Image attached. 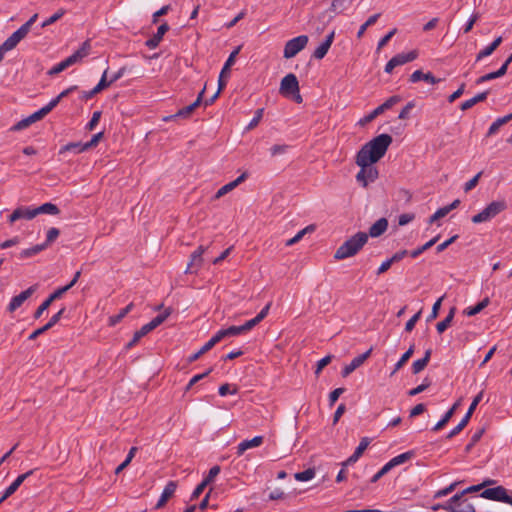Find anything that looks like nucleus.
<instances>
[{
  "label": "nucleus",
  "instance_id": "obj_1",
  "mask_svg": "<svg viewBox=\"0 0 512 512\" xmlns=\"http://www.w3.org/2000/svg\"><path fill=\"white\" fill-rule=\"evenodd\" d=\"M392 141L391 135L380 134L363 145L357 152L355 163L361 169L356 175V180L363 187H367L370 182H374L378 178V170L372 165L386 154Z\"/></svg>",
  "mask_w": 512,
  "mask_h": 512
},
{
  "label": "nucleus",
  "instance_id": "obj_2",
  "mask_svg": "<svg viewBox=\"0 0 512 512\" xmlns=\"http://www.w3.org/2000/svg\"><path fill=\"white\" fill-rule=\"evenodd\" d=\"M368 241V234L358 232L347 239L335 252L336 260H343L356 255Z\"/></svg>",
  "mask_w": 512,
  "mask_h": 512
},
{
  "label": "nucleus",
  "instance_id": "obj_3",
  "mask_svg": "<svg viewBox=\"0 0 512 512\" xmlns=\"http://www.w3.org/2000/svg\"><path fill=\"white\" fill-rule=\"evenodd\" d=\"M256 326V317L251 318L250 320L246 321L243 325L238 326H230L225 329H221L217 331L212 337L219 343L225 338L238 336L241 334L246 333L247 331H250Z\"/></svg>",
  "mask_w": 512,
  "mask_h": 512
},
{
  "label": "nucleus",
  "instance_id": "obj_4",
  "mask_svg": "<svg viewBox=\"0 0 512 512\" xmlns=\"http://www.w3.org/2000/svg\"><path fill=\"white\" fill-rule=\"evenodd\" d=\"M506 207L507 206L505 201H493L488 204L481 212L474 215L471 220L474 224L487 222L504 211Z\"/></svg>",
  "mask_w": 512,
  "mask_h": 512
},
{
  "label": "nucleus",
  "instance_id": "obj_5",
  "mask_svg": "<svg viewBox=\"0 0 512 512\" xmlns=\"http://www.w3.org/2000/svg\"><path fill=\"white\" fill-rule=\"evenodd\" d=\"M448 512H476L475 507L467 499H463V493H457L447 501L445 506Z\"/></svg>",
  "mask_w": 512,
  "mask_h": 512
},
{
  "label": "nucleus",
  "instance_id": "obj_6",
  "mask_svg": "<svg viewBox=\"0 0 512 512\" xmlns=\"http://www.w3.org/2000/svg\"><path fill=\"white\" fill-rule=\"evenodd\" d=\"M308 41L309 39L307 35H300L290 39L285 44L283 57L286 59L295 57L301 50H303L307 46Z\"/></svg>",
  "mask_w": 512,
  "mask_h": 512
},
{
  "label": "nucleus",
  "instance_id": "obj_7",
  "mask_svg": "<svg viewBox=\"0 0 512 512\" xmlns=\"http://www.w3.org/2000/svg\"><path fill=\"white\" fill-rule=\"evenodd\" d=\"M38 15L34 14L26 23L18 28L11 36H9L4 43L12 49H14L18 43L26 37L29 33L32 25L35 23Z\"/></svg>",
  "mask_w": 512,
  "mask_h": 512
},
{
  "label": "nucleus",
  "instance_id": "obj_8",
  "mask_svg": "<svg viewBox=\"0 0 512 512\" xmlns=\"http://www.w3.org/2000/svg\"><path fill=\"white\" fill-rule=\"evenodd\" d=\"M480 497L512 506V497L507 494V490L503 486L486 488L480 493Z\"/></svg>",
  "mask_w": 512,
  "mask_h": 512
},
{
  "label": "nucleus",
  "instance_id": "obj_9",
  "mask_svg": "<svg viewBox=\"0 0 512 512\" xmlns=\"http://www.w3.org/2000/svg\"><path fill=\"white\" fill-rule=\"evenodd\" d=\"M418 57L416 50L408 53H399L393 56L385 65L384 71L388 74L392 73L393 69L397 66L414 61Z\"/></svg>",
  "mask_w": 512,
  "mask_h": 512
},
{
  "label": "nucleus",
  "instance_id": "obj_10",
  "mask_svg": "<svg viewBox=\"0 0 512 512\" xmlns=\"http://www.w3.org/2000/svg\"><path fill=\"white\" fill-rule=\"evenodd\" d=\"M204 92H205V87L198 94L196 100L193 103H191L190 105H188L186 107L179 109L175 114L167 116L163 120L164 121H172L176 118H183V119L189 118L192 115V113L195 111V109L198 108L200 106V104L202 103Z\"/></svg>",
  "mask_w": 512,
  "mask_h": 512
},
{
  "label": "nucleus",
  "instance_id": "obj_11",
  "mask_svg": "<svg viewBox=\"0 0 512 512\" xmlns=\"http://www.w3.org/2000/svg\"><path fill=\"white\" fill-rule=\"evenodd\" d=\"M299 92V82L297 77L290 73L287 74L280 84V93L285 97H290L292 93Z\"/></svg>",
  "mask_w": 512,
  "mask_h": 512
},
{
  "label": "nucleus",
  "instance_id": "obj_12",
  "mask_svg": "<svg viewBox=\"0 0 512 512\" xmlns=\"http://www.w3.org/2000/svg\"><path fill=\"white\" fill-rule=\"evenodd\" d=\"M91 49V45L89 40H86L82 43L81 47L76 50L72 55L64 59L62 62L64 63L65 67L68 68L79 61H81L84 57H86Z\"/></svg>",
  "mask_w": 512,
  "mask_h": 512
},
{
  "label": "nucleus",
  "instance_id": "obj_13",
  "mask_svg": "<svg viewBox=\"0 0 512 512\" xmlns=\"http://www.w3.org/2000/svg\"><path fill=\"white\" fill-rule=\"evenodd\" d=\"M37 289V286L36 285H33V286H30L28 289H26L25 291H22L20 294L14 296L10 303L8 304V307H7V310L9 312H14L16 311L19 307L22 306V304L29 298L32 296V294L36 291Z\"/></svg>",
  "mask_w": 512,
  "mask_h": 512
},
{
  "label": "nucleus",
  "instance_id": "obj_14",
  "mask_svg": "<svg viewBox=\"0 0 512 512\" xmlns=\"http://www.w3.org/2000/svg\"><path fill=\"white\" fill-rule=\"evenodd\" d=\"M36 217L35 209L32 207H18L8 217V222L13 224L14 222L25 219L32 220Z\"/></svg>",
  "mask_w": 512,
  "mask_h": 512
},
{
  "label": "nucleus",
  "instance_id": "obj_15",
  "mask_svg": "<svg viewBox=\"0 0 512 512\" xmlns=\"http://www.w3.org/2000/svg\"><path fill=\"white\" fill-rule=\"evenodd\" d=\"M371 352H372V348H370L363 354H360V355L356 356L355 358H353L352 361L342 369V371H341L342 377L345 378V377L349 376L354 370H356L358 367H360L371 355Z\"/></svg>",
  "mask_w": 512,
  "mask_h": 512
},
{
  "label": "nucleus",
  "instance_id": "obj_16",
  "mask_svg": "<svg viewBox=\"0 0 512 512\" xmlns=\"http://www.w3.org/2000/svg\"><path fill=\"white\" fill-rule=\"evenodd\" d=\"M206 248L203 245H200L192 254L190 262L188 263V267L186 269V273H196L197 270L201 267L203 258L202 255L205 252Z\"/></svg>",
  "mask_w": 512,
  "mask_h": 512
},
{
  "label": "nucleus",
  "instance_id": "obj_17",
  "mask_svg": "<svg viewBox=\"0 0 512 512\" xmlns=\"http://www.w3.org/2000/svg\"><path fill=\"white\" fill-rule=\"evenodd\" d=\"M335 38V31H331L325 38V40L315 49L313 57L315 59H323L329 51Z\"/></svg>",
  "mask_w": 512,
  "mask_h": 512
},
{
  "label": "nucleus",
  "instance_id": "obj_18",
  "mask_svg": "<svg viewBox=\"0 0 512 512\" xmlns=\"http://www.w3.org/2000/svg\"><path fill=\"white\" fill-rule=\"evenodd\" d=\"M36 469H31L27 471L26 473H23L19 475L4 491V498H9L11 495H13L18 488L22 485V483L33 473Z\"/></svg>",
  "mask_w": 512,
  "mask_h": 512
},
{
  "label": "nucleus",
  "instance_id": "obj_19",
  "mask_svg": "<svg viewBox=\"0 0 512 512\" xmlns=\"http://www.w3.org/2000/svg\"><path fill=\"white\" fill-rule=\"evenodd\" d=\"M176 488L177 483L175 481H169L164 487V490L154 508L156 510L162 508L167 503V501L174 495Z\"/></svg>",
  "mask_w": 512,
  "mask_h": 512
},
{
  "label": "nucleus",
  "instance_id": "obj_20",
  "mask_svg": "<svg viewBox=\"0 0 512 512\" xmlns=\"http://www.w3.org/2000/svg\"><path fill=\"white\" fill-rule=\"evenodd\" d=\"M247 173L244 172L242 173L239 177H237L234 181H231L227 184H225L224 186H222L215 194V199H219L221 197H223L224 195H226L227 193L231 192L232 190H234L238 185H240L242 182H244L247 178Z\"/></svg>",
  "mask_w": 512,
  "mask_h": 512
},
{
  "label": "nucleus",
  "instance_id": "obj_21",
  "mask_svg": "<svg viewBox=\"0 0 512 512\" xmlns=\"http://www.w3.org/2000/svg\"><path fill=\"white\" fill-rule=\"evenodd\" d=\"M168 30H169V25L166 22L161 24L158 27L157 32L150 39H148L145 42L146 47H148L149 49H155L156 47H158V45L162 41L164 34Z\"/></svg>",
  "mask_w": 512,
  "mask_h": 512
},
{
  "label": "nucleus",
  "instance_id": "obj_22",
  "mask_svg": "<svg viewBox=\"0 0 512 512\" xmlns=\"http://www.w3.org/2000/svg\"><path fill=\"white\" fill-rule=\"evenodd\" d=\"M421 80L430 84H437L441 81V79L436 78L431 72L423 73L421 70L414 71L409 78V81L412 83H416Z\"/></svg>",
  "mask_w": 512,
  "mask_h": 512
},
{
  "label": "nucleus",
  "instance_id": "obj_23",
  "mask_svg": "<svg viewBox=\"0 0 512 512\" xmlns=\"http://www.w3.org/2000/svg\"><path fill=\"white\" fill-rule=\"evenodd\" d=\"M388 228V221L386 218L378 219L370 228L368 236L371 237H379L381 236Z\"/></svg>",
  "mask_w": 512,
  "mask_h": 512
},
{
  "label": "nucleus",
  "instance_id": "obj_24",
  "mask_svg": "<svg viewBox=\"0 0 512 512\" xmlns=\"http://www.w3.org/2000/svg\"><path fill=\"white\" fill-rule=\"evenodd\" d=\"M503 39L501 36L494 39L492 43H490L487 47L482 49L477 55H476V61H480L483 58L491 55L502 43Z\"/></svg>",
  "mask_w": 512,
  "mask_h": 512
},
{
  "label": "nucleus",
  "instance_id": "obj_25",
  "mask_svg": "<svg viewBox=\"0 0 512 512\" xmlns=\"http://www.w3.org/2000/svg\"><path fill=\"white\" fill-rule=\"evenodd\" d=\"M431 354H432V350L431 349H427L425 351V354H424L423 358L418 359V360L413 362V364H412V373L413 374H418V373H420L422 370H424L426 368V366L428 365V363L430 361Z\"/></svg>",
  "mask_w": 512,
  "mask_h": 512
},
{
  "label": "nucleus",
  "instance_id": "obj_26",
  "mask_svg": "<svg viewBox=\"0 0 512 512\" xmlns=\"http://www.w3.org/2000/svg\"><path fill=\"white\" fill-rule=\"evenodd\" d=\"M488 94H489V91H484V92L478 93L471 99L464 101L461 104V107H460L461 110H463V111L468 110V109L472 108L474 105H476L477 103L485 101Z\"/></svg>",
  "mask_w": 512,
  "mask_h": 512
},
{
  "label": "nucleus",
  "instance_id": "obj_27",
  "mask_svg": "<svg viewBox=\"0 0 512 512\" xmlns=\"http://www.w3.org/2000/svg\"><path fill=\"white\" fill-rule=\"evenodd\" d=\"M512 120V113L496 119L489 127L487 137H490L498 132L501 126Z\"/></svg>",
  "mask_w": 512,
  "mask_h": 512
},
{
  "label": "nucleus",
  "instance_id": "obj_28",
  "mask_svg": "<svg viewBox=\"0 0 512 512\" xmlns=\"http://www.w3.org/2000/svg\"><path fill=\"white\" fill-rule=\"evenodd\" d=\"M36 216L39 214H49V215H58L60 213V209L57 205L53 203H44L39 207L34 208Z\"/></svg>",
  "mask_w": 512,
  "mask_h": 512
},
{
  "label": "nucleus",
  "instance_id": "obj_29",
  "mask_svg": "<svg viewBox=\"0 0 512 512\" xmlns=\"http://www.w3.org/2000/svg\"><path fill=\"white\" fill-rule=\"evenodd\" d=\"M171 314V309L167 308L163 313L157 315L155 318H153L149 323L145 324L146 327L150 330H154L159 325H161Z\"/></svg>",
  "mask_w": 512,
  "mask_h": 512
},
{
  "label": "nucleus",
  "instance_id": "obj_30",
  "mask_svg": "<svg viewBox=\"0 0 512 512\" xmlns=\"http://www.w3.org/2000/svg\"><path fill=\"white\" fill-rule=\"evenodd\" d=\"M490 303V299L485 297L482 301H480L477 305L473 307H468L464 310V314L467 316H475L480 313L483 309H485Z\"/></svg>",
  "mask_w": 512,
  "mask_h": 512
},
{
  "label": "nucleus",
  "instance_id": "obj_31",
  "mask_svg": "<svg viewBox=\"0 0 512 512\" xmlns=\"http://www.w3.org/2000/svg\"><path fill=\"white\" fill-rule=\"evenodd\" d=\"M455 312L456 308L452 307L445 319L437 323L436 329L439 334L443 333L451 325Z\"/></svg>",
  "mask_w": 512,
  "mask_h": 512
},
{
  "label": "nucleus",
  "instance_id": "obj_32",
  "mask_svg": "<svg viewBox=\"0 0 512 512\" xmlns=\"http://www.w3.org/2000/svg\"><path fill=\"white\" fill-rule=\"evenodd\" d=\"M353 0H333L331 3V10L335 13H343L352 4Z\"/></svg>",
  "mask_w": 512,
  "mask_h": 512
},
{
  "label": "nucleus",
  "instance_id": "obj_33",
  "mask_svg": "<svg viewBox=\"0 0 512 512\" xmlns=\"http://www.w3.org/2000/svg\"><path fill=\"white\" fill-rule=\"evenodd\" d=\"M133 303L128 304L125 308L121 309L118 314L109 317V325L115 326L118 324L133 308Z\"/></svg>",
  "mask_w": 512,
  "mask_h": 512
},
{
  "label": "nucleus",
  "instance_id": "obj_34",
  "mask_svg": "<svg viewBox=\"0 0 512 512\" xmlns=\"http://www.w3.org/2000/svg\"><path fill=\"white\" fill-rule=\"evenodd\" d=\"M52 110H53V107L48 103L47 105H45L44 107H42L38 111H36L33 114H31L30 116H28L29 119H30V122H32V124H33V123H35L37 121H40L47 114H49Z\"/></svg>",
  "mask_w": 512,
  "mask_h": 512
},
{
  "label": "nucleus",
  "instance_id": "obj_35",
  "mask_svg": "<svg viewBox=\"0 0 512 512\" xmlns=\"http://www.w3.org/2000/svg\"><path fill=\"white\" fill-rule=\"evenodd\" d=\"M46 247L45 245L42 244H37L31 248H27V249H24L20 252V255L19 257L22 258V259H26V258H31L35 255H37L38 253H40L41 251L45 250Z\"/></svg>",
  "mask_w": 512,
  "mask_h": 512
},
{
  "label": "nucleus",
  "instance_id": "obj_36",
  "mask_svg": "<svg viewBox=\"0 0 512 512\" xmlns=\"http://www.w3.org/2000/svg\"><path fill=\"white\" fill-rule=\"evenodd\" d=\"M148 333H150V330L146 327V325H143L138 331H136L134 333L133 338L131 339V341H129L127 343L126 348L131 349L133 346H135L138 343V341L142 337H144Z\"/></svg>",
  "mask_w": 512,
  "mask_h": 512
},
{
  "label": "nucleus",
  "instance_id": "obj_37",
  "mask_svg": "<svg viewBox=\"0 0 512 512\" xmlns=\"http://www.w3.org/2000/svg\"><path fill=\"white\" fill-rule=\"evenodd\" d=\"M87 148H84V143L82 142H70L66 145H64L60 149V153L69 152L72 151L74 153H81L83 151H86Z\"/></svg>",
  "mask_w": 512,
  "mask_h": 512
},
{
  "label": "nucleus",
  "instance_id": "obj_38",
  "mask_svg": "<svg viewBox=\"0 0 512 512\" xmlns=\"http://www.w3.org/2000/svg\"><path fill=\"white\" fill-rule=\"evenodd\" d=\"M380 15H381L380 13H376V14H374V15L370 16V17L366 20V22H365V23H363V24L360 26V28H359V30H358V32H357V38H358V39H360V38H362V37H363V35H364V33H365V31L367 30V28H368V27H370V26L374 25V24L377 22V20L379 19Z\"/></svg>",
  "mask_w": 512,
  "mask_h": 512
},
{
  "label": "nucleus",
  "instance_id": "obj_39",
  "mask_svg": "<svg viewBox=\"0 0 512 512\" xmlns=\"http://www.w3.org/2000/svg\"><path fill=\"white\" fill-rule=\"evenodd\" d=\"M440 236L437 235L435 236L434 238H432L431 240H429L428 242H426L424 245H422L421 247L413 250L410 252V256L412 258H416L418 257L420 254H422L423 252H425L426 250H428L429 248H431L435 243H437V241L439 240Z\"/></svg>",
  "mask_w": 512,
  "mask_h": 512
},
{
  "label": "nucleus",
  "instance_id": "obj_40",
  "mask_svg": "<svg viewBox=\"0 0 512 512\" xmlns=\"http://www.w3.org/2000/svg\"><path fill=\"white\" fill-rule=\"evenodd\" d=\"M414 353V345L412 344L409 349L401 356V358L398 360V362L395 364L394 370L392 371V375L400 370L405 363L410 359V357Z\"/></svg>",
  "mask_w": 512,
  "mask_h": 512
},
{
  "label": "nucleus",
  "instance_id": "obj_41",
  "mask_svg": "<svg viewBox=\"0 0 512 512\" xmlns=\"http://www.w3.org/2000/svg\"><path fill=\"white\" fill-rule=\"evenodd\" d=\"M455 413V407H451L442 417L440 421L432 428L433 431H439L442 429L452 418Z\"/></svg>",
  "mask_w": 512,
  "mask_h": 512
},
{
  "label": "nucleus",
  "instance_id": "obj_42",
  "mask_svg": "<svg viewBox=\"0 0 512 512\" xmlns=\"http://www.w3.org/2000/svg\"><path fill=\"white\" fill-rule=\"evenodd\" d=\"M240 51V47H237L228 57V59L226 60L221 72H222V76H229V70H230V67L234 64L235 62V57L237 56V54L239 53Z\"/></svg>",
  "mask_w": 512,
  "mask_h": 512
},
{
  "label": "nucleus",
  "instance_id": "obj_43",
  "mask_svg": "<svg viewBox=\"0 0 512 512\" xmlns=\"http://www.w3.org/2000/svg\"><path fill=\"white\" fill-rule=\"evenodd\" d=\"M413 456H414V452L413 451H407V452H404L402 454H399V455L393 457L390 461L393 464V466L396 467V466H398L400 464H403V463L407 462Z\"/></svg>",
  "mask_w": 512,
  "mask_h": 512
},
{
  "label": "nucleus",
  "instance_id": "obj_44",
  "mask_svg": "<svg viewBox=\"0 0 512 512\" xmlns=\"http://www.w3.org/2000/svg\"><path fill=\"white\" fill-rule=\"evenodd\" d=\"M314 477H315V470L312 468H308L302 472H297L294 475V478L300 482L309 481V480L313 479Z\"/></svg>",
  "mask_w": 512,
  "mask_h": 512
},
{
  "label": "nucleus",
  "instance_id": "obj_45",
  "mask_svg": "<svg viewBox=\"0 0 512 512\" xmlns=\"http://www.w3.org/2000/svg\"><path fill=\"white\" fill-rule=\"evenodd\" d=\"M256 447V437H253L252 439L250 440H245V441H242L241 443H239V445L237 446V455L238 456H241L244 454V452L249 449V448H254Z\"/></svg>",
  "mask_w": 512,
  "mask_h": 512
},
{
  "label": "nucleus",
  "instance_id": "obj_46",
  "mask_svg": "<svg viewBox=\"0 0 512 512\" xmlns=\"http://www.w3.org/2000/svg\"><path fill=\"white\" fill-rule=\"evenodd\" d=\"M484 395V391H480L473 399L472 403L470 404L468 411L466 412L464 417H467V420L471 419V416L473 415L477 405L480 403Z\"/></svg>",
  "mask_w": 512,
  "mask_h": 512
},
{
  "label": "nucleus",
  "instance_id": "obj_47",
  "mask_svg": "<svg viewBox=\"0 0 512 512\" xmlns=\"http://www.w3.org/2000/svg\"><path fill=\"white\" fill-rule=\"evenodd\" d=\"M77 89V86H70L69 88L62 91L57 97L53 98L49 104L53 107V109L59 104V102L66 96H68L70 93L75 91Z\"/></svg>",
  "mask_w": 512,
  "mask_h": 512
},
{
  "label": "nucleus",
  "instance_id": "obj_48",
  "mask_svg": "<svg viewBox=\"0 0 512 512\" xmlns=\"http://www.w3.org/2000/svg\"><path fill=\"white\" fill-rule=\"evenodd\" d=\"M107 72H108V69H106L103 74H102V77L100 79V81L98 82V84L94 87L95 89V92L97 93H100L102 90H104L105 88L109 87L111 84H113V82L110 80H107Z\"/></svg>",
  "mask_w": 512,
  "mask_h": 512
},
{
  "label": "nucleus",
  "instance_id": "obj_49",
  "mask_svg": "<svg viewBox=\"0 0 512 512\" xmlns=\"http://www.w3.org/2000/svg\"><path fill=\"white\" fill-rule=\"evenodd\" d=\"M60 231L58 228L52 227L47 231L46 241L43 243L47 248L51 243H53L59 236Z\"/></svg>",
  "mask_w": 512,
  "mask_h": 512
},
{
  "label": "nucleus",
  "instance_id": "obj_50",
  "mask_svg": "<svg viewBox=\"0 0 512 512\" xmlns=\"http://www.w3.org/2000/svg\"><path fill=\"white\" fill-rule=\"evenodd\" d=\"M431 385V382L428 378H425L422 382V384L418 385L417 387L411 389L408 391L409 396H416L423 391H425L429 386Z\"/></svg>",
  "mask_w": 512,
  "mask_h": 512
},
{
  "label": "nucleus",
  "instance_id": "obj_51",
  "mask_svg": "<svg viewBox=\"0 0 512 512\" xmlns=\"http://www.w3.org/2000/svg\"><path fill=\"white\" fill-rule=\"evenodd\" d=\"M400 101H402V97L399 95H394V96L389 97L383 104H381L379 106L383 109V112H385L386 110L392 108L394 105H396Z\"/></svg>",
  "mask_w": 512,
  "mask_h": 512
},
{
  "label": "nucleus",
  "instance_id": "obj_52",
  "mask_svg": "<svg viewBox=\"0 0 512 512\" xmlns=\"http://www.w3.org/2000/svg\"><path fill=\"white\" fill-rule=\"evenodd\" d=\"M220 470L221 469L218 465L213 466L209 470L207 476H205V478L202 480V482H204L206 485L211 484L214 481V479L216 478V476L220 473Z\"/></svg>",
  "mask_w": 512,
  "mask_h": 512
},
{
  "label": "nucleus",
  "instance_id": "obj_53",
  "mask_svg": "<svg viewBox=\"0 0 512 512\" xmlns=\"http://www.w3.org/2000/svg\"><path fill=\"white\" fill-rule=\"evenodd\" d=\"M383 112V109L378 106L375 108L372 112H370L368 115H366L363 119L360 120V124H366L371 121H373L377 116L381 115Z\"/></svg>",
  "mask_w": 512,
  "mask_h": 512
},
{
  "label": "nucleus",
  "instance_id": "obj_54",
  "mask_svg": "<svg viewBox=\"0 0 512 512\" xmlns=\"http://www.w3.org/2000/svg\"><path fill=\"white\" fill-rule=\"evenodd\" d=\"M468 422L469 420H467V417H463L460 423L449 432L447 438L450 439L459 434L467 426Z\"/></svg>",
  "mask_w": 512,
  "mask_h": 512
},
{
  "label": "nucleus",
  "instance_id": "obj_55",
  "mask_svg": "<svg viewBox=\"0 0 512 512\" xmlns=\"http://www.w3.org/2000/svg\"><path fill=\"white\" fill-rule=\"evenodd\" d=\"M449 213V209H446V207L439 208L433 215L430 216L428 222L430 224L434 223L435 221L445 217Z\"/></svg>",
  "mask_w": 512,
  "mask_h": 512
},
{
  "label": "nucleus",
  "instance_id": "obj_56",
  "mask_svg": "<svg viewBox=\"0 0 512 512\" xmlns=\"http://www.w3.org/2000/svg\"><path fill=\"white\" fill-rule=\"evenodd\" d=\"M457 484H458V482H454V483H451L449 486L438 490L435 493L434 498H442V497L447 496L448 494L452 493L454 491V489L456 488Z\"/></svg>",
  "mask_w": 512,
  "mask_h": 512
},
{
  "label": "nucleus",
  "instance_id": "obj_57",
  "mask_svg": "<svg viewBox=\"0 0 512 512\" xmlns=\"http://www.w3.org/2000/svg\"><path fill=\"white\" fill-rule=\"evenodd\" d=\"M415 107V102L414 101H410L408 102L404 107L403 109L400 111L399 115H398V118L401 119V120H405V119H408L409 118V114L411 112V110Z\"/></svg>",
  "mask_w": 512,
  "mask_h": 512
},
{
  "label": "nucleus",
  "instance_id": "obj_58",
  "mask_svg": "<svg viewBox=\"0 0 512 512\" xmlns=\"http://www.w3.org/2000/svg\"><path fill=\"white\" fill-rule=\"evenodd\" d=\"M332 358H333L332 355H327L317 362L316 370H315L316 376H318L321 373V371L323 370V368L326 367L331 362Z\"/></svg>",
  "mask_w": 512,
  "mask_h": 512
},
{
  "label": "nucleus",
  "instance_id": "obj_59",
  "mask_svg": "<svg viewBox=\"0 0 512 512\" xmlns=\"http://www.w3.org/2000/svg\"><path fill=\"white\" fill-rule=\"evenodd\" d=\"M65 13V10L63 9H60L58 10L56 13H54L51 17H49L48 19H46L43 23H42V27H47L53 23H55L56 21H58Z\"/></svg>",
  "mask_w": 512,
  "mask_h": 512
},
{
  "label": "nucleus",
  "instance_id": "obj_60",
  "mask_svg": "<svg viewBox=\"0 0 512 512\" xmlns=\"http://www.w3.org/2000/svg\"><path fill=\"white\" fill-rule=\"evenodd\" d=\"M101 118V111H95L90 119V121L86 125V129L88 131H92L95 129L97 124L99 123V120Z\"/></svg>",
  "mask_w": 512,
  "mask_h": 512
},
{
  "label": "nucleus",
  "instance_id": "obj_61",
  "mask_svg": "<svg viewBox=\"0 0 512 512\" xmlns=\"http://www.w3.org/2000/svg\"><path fill=\"white\" fill-rule=\"evenodd\" d=\"M420 317H421V310H420V311H418L415 315H413V316H412V317H411V318L406 322V325H405V331H407V332H411V331L414 329V327H415V325H416L417 321L420 319Z\"/></svg>",
  "mask_w": 512,
  "mask_h": 512
},
{
  "label": "nucleus",
  "instance_id": "obj_62",
  "mask_svg": "<svg viewBox=\"0 0 512 512\" xmlns=\"http://www.w3.org/2000/svg\"><path fill=\"white\" fill-rule=\"evenodd\" d=\"M481 175H482V172H479L472 179H470L468 182H466L464 185V191L469 192L470 190L475 188L479 182Z\"/></svg>",
  "mask_w": 512,
  "mask_h": 512
},
{
  "label": "nucleus",
  "instance_id": "obj_63",
  "mask_svg": "<svg viewBox=\"0 0 512 512\" xmlns=\"http://www.w3.org/2000/svg\"><path fill=\"white\" fill-rule=\"evenodd\" d=\"M31 124H32V122H30L29 117H26V118L22 119L21 121L17 122L15 125H13L10 130L11 131H21V130L29 127Z\"/></svg>",
  "mask_w": 512,
  "mask_h": 512
},
{
  "label": "nucleus",
  "instance_id": "obj_64",
  "mask_svg": "<svg viewBox=\"0 0 512 512\" xmlns=\"http://www.w3.org/2000/svg\"><path fill=\"white\" fill-rule=\"evenodd\" d=\"M396 33V29H392L391 31H389L384 37H382L379 42H378V45H377V50H380L382 49L385 45H387V43L390 41V39L394 36V34Z\"/></svg>",
  "mask_w": 512,
  "mask_h": 512
}]
</instances>
